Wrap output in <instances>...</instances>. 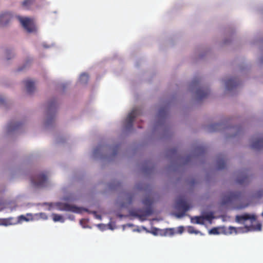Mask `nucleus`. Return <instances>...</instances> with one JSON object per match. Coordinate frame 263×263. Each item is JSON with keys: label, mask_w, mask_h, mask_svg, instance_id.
Returning <instances> with one entry per match:
<instances>
[{"label": "nucleus", "mask_w": 263, "mask_h": 263, "mask_svg": "<svg viewBox=\"0 0 263 263\" xmlns=\"http://www.w3.org/2000/svg\"><path fill=\"white\" fill-rule=\"evenodd\" d=\"M32 185L35 187L46 186L47 184V176L43 174H39L32 177L31 179Z\"/></svg>", "instance_id": "nucleus-1"}, {"label": "nucleus", "mask_w": 263, "mask_h": 263, "mask_svg": "<svg viewBox=\"0 0 263 263\" xmlns=\"http://www.w3.org/2000/svg\"><path fill=\"white\" fill-rule=\"evenodd\" d=\"M20 23L24 28L28 32H33L35 31L36 28L34 22L32 19L28 17H18Z\"/></svg>", "instance_id": "nucleus-2"}, {"label": "nucleus", "mask_w": 263, "mask_h": 263, "mask_svg": "<svg viewBox=\"0 0 263 263\" xmlns=\"http://www.w3.org/2000/svg\"><path fill=\"white\" fill-rule=\"evenodd\" d=\"M140 111L138 108L133 109L128 115L125 120V127L126 129H130L133 127L135 119L140 115Z\"/></svg>", "instance_id": "nucleus-3"}, {"label": "nucleus", "mask_w": 263, "mask_h": 263, "mask_svg": "<svg viewBox=\"0 0 263 263\" xmlns=\"http://www.w3.org/2000/svg\"><path fill=\"white\" fill-rule=\"evenodd\" d=\"M177 206L179 210H181L180 212L177 214L178 217H181L185 215L186 212L190 209V206L183 199H179L177 201Z\"/></svg>", "instance_id": "nucleus-4"}, {"label": "nucleus", "mask_w": 263, "mask_h": 263, "mask_svg": "<svg viewBox=\"0 0 263 263\" xmlns=\"http://www.w3.org/2000/svg\"><path fill=\"white\" fill-rule=\"evenodd\" d=\"M57 208L61 211H69L77 212L78 208L68 203H59L57 204Z\"/></svg>", "instance_id": "nucleus-5"}, {"label": "nucleus", "mask_w": 263, "mask_h": 263, "mask_svg": "<svg viewBox=\"0 0 263 263\" xmlns=\"http://www.w3.org/2000/svg\"><path fill=\"white\" fill-rule=\"evenodd\" d=\"M13 16L10 12H5L0 15V27L6 26L11 20Z\"/></svg>", "instance_id": "nucleus-6"}, {"label": "nucleus", "mask_w": 263, "mask_h": 263, "mask_svg": "<svg viewBox=\"0 0 263 263\" xmlns=\"http://www.w3.org/2000/svg\"><path fill=\"white\" fill-rule=\"evenodd\" d=\"M256 219V216L255 215H251L247 213L241 215H237L235 218L236 221L238 223H241L243 221H246L249 219L251 220L252 221H255Z\"/></svg>", "instance_id": "nucleus-7"}, {"label": "nucleus", "mask_w": 263, "mask_h": 263, "mask_svg": "<svg viewBox=\"0 0 263 263\" xmlns=\"http://www.w3.org/2000/svg\"><path fill=\"white\" fill-rule=\"evenodd\" d=\"M239 194V193L233 192L230 193L227 196L223 198L222 200V203L223 204H226L235 200L236 199L238 198Z\"/></svg>", "instance_id": "nucleus-8"}, {"label": "nucleus", "mask_w": 263, "mask_h": 263, "mask_svg": "<svg viewBox=\"0 0 263 263\" xmlns=\"http://www.w3.org/2000/svg\"><path fill=\"white\" fill-rule=\"evenodd\" d=\"M211 218L210 215H206L205 216H195L191 218L192 223L196 224H202L204 222V219L209 220Z\"/></svg>", "instance_id": "nucleus-9"}, {"label": "nucleus", "mask_w": 263, "mask_h": 263, "mask_svg": "<svg viewBox=\"0 0 263 263\" xmlns=\"http://www.w3.org/2000/svg\"><path fill=\"white\" fill-rule=\"evenodd\" d=\"M226 87L227 89L231 90L238 85L236 78L228 79L225 81Z\"/></svg>", "instance_id": "nucleus-10"}, {"label": "nucleus", "mask_w": 263, "mask_h": 263, "mask_svg": "<svg viewBox=\"0 0 263 263\" xmlns=\"http://www.w3.org/2000/svg\"><path fill=\"white\" fill-rule=\"evenodd\" d=\"M27 91L28 93H32L34 89V82L30 80H26L24 81Z\"/></svg>", "instance_id": "nucleus-11"}, {"label": "nucleus", "mask_w": 263, "mask_h": 263, "mask_svg": "<svg viewBox=\"0 0 263 263\" xmlns=\"http://www.w3.org/2000/svg\"><path fill=\"white\" fill-rule=\"evenodd\" d=\"M153 213V211L151 207H148L145 210L141 211H138L136 215L140 218H142L143 217H145L146 216L151 215Z\"/></svg>", "instance_id": "nucleus-12"}, {"label": "nucleus", "mask_w": 263, "mask_h": 263, "mask_svg": "<svg viewBox=\"0 0 263 263\" xmlns=\"http://www.w3.org/2000/svg\"><path fill=\"white\" fill-rule=\"evenodd\" d=\"M209 93L210 91L208 89H198L196 91V95L199 100H201L206 98L209 95Z\"/></svg>", "instance_id": "nucleus-13"}, {"label": "nucleus", "mask_w": 263, "mask_h": 263, "mask_svg": "<svg viewBox=\"0 0 263 263\" xmlns=\"http://www.w3.org/2000/svg\"><path fill=\"white\" fill-rule=\"evenodd\" d=\"M35 2V1H23L22 7L25 10L34 9L36 7Z\"/></svg>", "instance_id": "nucleus-14"}, {"label": "nucleus", "mask_w": 263, "mask_h": 263, "mask_svg": "<svg viewBox=\"0 0 263 263\" xmlns=\"http://www.w3.org/2000/svg\"><path fill=\"white\" fill-rule=\"evenodd\" d=\"M251 146L254 149H260L263 147V138H259L253 142Z\"/></svg>", "instance_id": "nucleus-15"}, {"label": "nucleus", "mask_w": 263, "mask_h": 263, "mask_svg": "<svg viewBox=\"0 0 263 263\" xmlns=\"http://www.w3.org/2000/svg\"><path fill=\"white\" fill-rule=\"evenodd\" d=\"M249 180V177L246 174H242L237 177V181L239 184H243L247 183Z\"/></svg>", "instance_id": "nucleus-16"}, {"label": "nucleus", "mask_w": 263, "mask_h": 263, "mask_svg": "<svg viewBox=\"0 0 263 263\" xmlns=\"http://www.w3.org/2000/svg\"><path fill=\"white\" fill-rule=\"evenodd\" d=\"M20 125H21V124L20 123L10 122L8 125V132H11V131H12V130L17 129L20 127Z\"/></svg>", "instance_id": "nucleus-17"}, {"label": "nucleus", "mask_w": 263, "mask_h": 263, "mask_svg": "<svg viewBox=\"0 0 263 263\" xmlns=\"http://www.w3.org/2000/svg\"><path fill=\"white\" fill-rule=\"evenodd\" d=\"M53 220L54 222L60 221L63 222L64 221V219L62 216L57 214H52V215Z\"/></svg>", "instance_id": "nucleus-18"}, {"label": "nucleus", "mask_w": 263, "mask_h": 263, "mask_svg": "<svg viewBox=\"0 0 263 263\" xmlns=\"http://www.w3.org/2000/svg\"><path fill=\"white\" fill-rule=\"evenodd\" d=\"M79 81L81 83L85 84L88 81V76L86 73L82 74L79 78Z\"/></svg>", "instance_id": "nucleus-19"}, {"label": "nucleus", "mask_w": 263, "mask_h": 263, "mask_svg": "<svg viewBox=\"0 0 263 263\" xmlns=\"http://www.w3.org/2000/svg\"><path fill=\"white\" fill-rule=\"evenodd\" d=\"M153 202V199L149 197L145 198L143 200V203L144 205L149 206L152 204Z\"/></svg>", "instance_id": "nucleus-20"}, {"label": "nucleus", "mask_w": 263, "mask_h": 263, "mask_svg": "<svg viewBox=\"0 0 263 263\" xmlns=\"http://www.w3.org/2000/svg\"><path fill=\"white\" fill-rule=\"evenodd\" d=\"M226 163L224 160L220 159L217 161V168L219 170L223 169L225 167Z\"/></svg>", "instance_id": "nucleus-21"}, {"label": "nucleus", "mask_w": 263, "mask_h": 263, "mask_svg": "<svg viewBox=\"0 0 263 263\" xmlns=\"http://www.w3.org/2000/svg\"><path fill=\"white\" fill-rule=\"evenodd\" d=\"M55 108V103L53 102H50L48 104V111L54 110Z\"/></svg>", "instance_id": "nucleus-22"}, {"label": "nucleus", "mask_w": 263, "mask_h": 263, "mask_svg": "<svg viewBox=\"0 0 263 263\" xmlns=\"http://www.w3.org/2000/svg\"><path fill=\"white\" fill-rule=\"evenodd\" d=\"M210 233L213 234H218L219 233V231L217 228H214L212 229L210 231Z\"/></svg>", "instance_id": "nucleus-23"}, {"label": "nucleus", "mask_w": 263, "mask_h": 263, "mask_svg": "<svg viewBox=\"0 0 263 263\" xmlns=\"http://www.w3.org/2000/svg\"><path fill=\"white\" fill-rule=\"evenodd\" d=\"M39 215L40 218H41L43 219H47L48 218L47 216L46 215V214L45 213H41Z\"/></svg>", "instance_id": "nucleus-24"}, {"label": "nucleus", "mask_w": 263, "mask_h": 263, "mask_svg": "<svg viewBox=\"0 0 263 263\" xmlns=\"http://www.w3.org/2000/svg\"><path fill=\"white\" fill-rule=\"evenodd\" d=\"M229 229L230 230V233H232L233 232H234V233H236L237 232L236 229L235 228H234V227H230Z\"/></svg>", "instance_id": "nucleus-25"}, {"label": "nucleus", "mask_w": 263, "mask_h": 263, "mask_svg": "<svg viewBox=\"0 0 263 263\" xmlns=\"http://www.w3.org/2000/svg\"><path fill=\"white\" fill-rule=\"evenodd\" d=\"M189 232L191 233H197V232L194 230V228L192 227H190L189 228Z\"/></svg>", "instance_id": "nucleus-26"}, {"label": "nucleus", "mask_w": 263, "mask_h": 263, "mask_svg": "<svg viewBox=\"0 0 263 263\" xmlns=\"http://www.w3.org/2000/svg\"><path fill=\"white\" fill-rule=\"evenodd\" d=\"M261 228V225L260 223H258L256 226V230L260 231Z\"/></svg>", "instance_id": "nucleus-27"}, {"label": "nucleus", "mask_w": 263, "mask_h": 263, "mask_svg": "<svg viewBox=\"0 0 263 263\" xmlns=\"http://www.w3.org/2000/svg\"><path fill=\"white\" fill-rule=\"evenodd\" d=\"M219 125H220L219 124H215L212 125L211 126V127L213 128L214 126H219Z\"/></svg>", "instance_id": "nucleus-28"}, {"label": "nucleus", "mask_w": 263, "mask_h": 263, "mask_svg": "<svg viewBox=\"0 0 263 263\" xmlns=\"http://www.w3.org/2000/svg\"><path fill=\"white\" fill-rule=\"evenodd\" d=\"M132 201V197L130 196L129 197V199H128L129 203H131Z\"/></svg>", "instance_id": "nucleus-29"}, {"label": "nucleus", "mask_w": 263, "mask_h": 263, "mask_svg": "<svg viewBox=\"0 0 263 263\" xmlns=\"http://www.w3.org/2000/svg\"><path fill=\"white\" fill-rule=\"evenodd\" d=\"M4 102V99L2 98H0V103H2Z\"/></svg>", "instance_id": "nucleus-30"}, {"label": "nucleus", "mask_w": 263, "mask_h": 263, "mask_svg": "<svg viewBox=\"0 0 263 263\" xmlns=\"http://www.w3.org/2000/svg\"><path fill=\"white\" fill-rule=\"evenodd\" d=\"M22 217L23 218V219H24L25 220H27V219L25 217H24L23 216H22Z\"/></svg>", "instance_id": "nucleus-31"}, {"label": "nucleus", "mask_w": 263, "mask_h": 263, "mask_svg": "<svg viewBox=\"0 0 263 263\" xmlns=\"http://www.w3.org/2000/svg\"><path fill=\"white\" fill-rule=\"evenodd\" d=\"M23 70V68H19V69H18V71H21V70Z\"/></svg>", "instance_id": "nucleus-32"}, {"label": "nucleus", "mask_w": 263, "mask_h": 263, "mask_svg": "<svg viewBox=\"0 0 263 263\" xmlns=\"http://www.w3.org/2000/svg\"><path fill=\"white\" fill-rule=\"evenodd\" d=\"M261 215H262V216H263V211H262V213H261Z\"/></svg>", "instance_id": "nucleus-33"}]
</instances>
